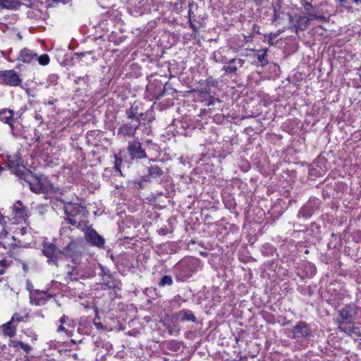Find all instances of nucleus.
Listing matches in <instances>:
<instances>
[{
	"instance_id": "obj_1",
	"label": "nucleus",
	"mask_w": 361,
	"mask_h": 361,
	"mask_svg": "<svg viewBox=\"0 0 361 361\" xmlns=\"http://www.w3.org/2000/svg\"><path fill=\"white\" fill-rule=\"evenodd\" d=\"M200 260L197 257H186L180 259L173 267L177 281H184L198 270Z\"/></svg>"
},
{
	"instance_id": "obj_2",
	"label": "nucleus",
	"mask_w": 361,
	"mask_h": 361,
	"mask_svg": "<svg viewBox=\"0 0 361 361\" xmlns=\"http://www.w3.org/2000/svg\"><path fill=\"white\" fill-rule=\"evenodd\" d=\"M59 200L63 204L64 213L66 215L65 220L73 226L78 227L80 222L87 213L86 207L72 202H65L63 199Z\"/></svg>"
},
{
	"instance_id": "obj_3",
	"label": "nucleus",
	"mask_w": 361,
	"mask_h": 361,
	"mask_svg": "<svg viewBox=\"0 0 361 361\" xmlns=\"http://www.w3.org/2000/svg\"><path fill=\"white\" fill-rule=\"evenodd\" d=\"M82 250L81 244L78 240L72 239L63 250H59V253L71 259L73 264H78L80 262Z\"/></svg>"
},
{
	"instance_id": "obj_4",
	"label": "nucleus",
	"mask_w": 361,
	"mask_h": 361,
	"mask_svg": "<svg viewBox=\"0 0 361 361\" xmlns=\"http://www.w3.org/2000/svg\"><path fill=\"white\" fill-rule=\"evenodd\" d=\"M321 207V201L315 197H311L298 210L297 217L305 220L310 219L316 212L319 211Z\"/></svg>"
},
{
	"instance_id": "obj_5",
	"label": "nucleus",
	"mask_w": 361,
	"mask_h": 361,
	"mask_svg": "<svg viewBox=\"0 0 361 361\" xmlns=\"http://www.w3.org/2000/svg\"><path fill=\"white\" fill-rule=\"evenodd\" d=\"M69 270L67 271L66 279L68 281H79L80 279H85L90 277V272L85 268L84 265L80 262L74 264V265H68Z\"/></svg>"
},
{
	"instance_id": "obj_6",
	"label": "nucleus",
	"mask_w": 361,
	"mask_h": 361,
	"mask_svg": "<svg viewBox=\"0 0 361 361\" xmlns=\"http://www.w3.org/2000/svg\"><path fill=\"white\" fill-rule=\"evenodd\" d=\"M293 335L290 336L292 339H307L312 336V330L310 325L304 322L299 321L291 329Z\"/></svg>"
},
{
	"instance_id": "obj_7",
	"label": "nucleus",
	"mask_w": 361,
	"mask_h": 361,
	"mask_svg": "<svg viewBox=\"0 0 361 361\" xmlns=\"http://www.w3.org/2000/svg\"><path fill=\"white\" fill-rule=\"evenodd\" d=\"M59 250L56 245L52 243L44 242L42 244V252L47 258V262L49 264H54L57 267H59L57 253H59Z\"/></svg>"
},
{
	"instance_id": "obj_8",
	"label": "nucleus",
	"mask_w": 361,
	"mask_h": 361,
	"mask_svg": "<svg viewBox=\"0 0 361 361\" xmlns=\"http://www.w3.org/2000/svg\"><path fill=\"white\" fill-rule=\"evenodd\" d=\"M357 306L355 303L350 302L338 311V317L335 320L353 321L357 314Z\"/></svg>"
},
{
	"instance_id": "obj_9",
	"label": "nucleus",
	"mask_w": 361,
	"mask_h": 361,
	"mask_svg": "<svg viewBox=\"0 0 361 361\" xmlns=\"http://www.w3.org/2000/svg\"><path fill=\"white\" fill-rule=\"evenodd\" d=\"M0 78L2 82L9 86H18L22 80L14 70L0 71Z\"/></svg>"
},
{
	"instance_id": "obj_10",
	"label": "nucleus",
	"mask_w": 361,
	"mask_h": 361,
	"mask_svg": "<svg viewBox=\"0 0 361 361\" xmlns=\"http://www.w3.org/2000/svg\"><path fill=\"white\" fill-rule=\"evenodd\" d=\"M29 184L30 189L36 194L51 192L54 190V186L49 182H42L38 178H36V182L32 183L29 179L26 181Z\"/></svg>"
},
{
	"instance_id": "obj_11",
	"label": "nucleus",
	"mask_w": 361,
	"mask_h": 361,
	"mask_svg": "<svg viewBox=\"0 0 361 361\" xmlns=\"http://www.w3.org/2000/svg\"><path fill=\"white\" fill-rule=\"evenodd\" d=\"M85 239L92 246L99 249H104L105 245L104 238L100 235L94 229H88L85 233Z\"/></svg>"
},
{
	"instance_id": "obj_12",
	"label": "nucleus",
	"mask_w": 361,
	"mask_h": 361,
	"mask_svg": "<svg viewBox=\"0 0 361 361\" xmlns=\"http://www.w3.org/2000/svg\"><path fill=\"white\" fill-rule=\"evenodd\" d=\"M140 125V119H135L123 123L118 128V134L123 137L133 136Z\"/></svg>"
},
{
	"instance_id": "obj_13",
	"label": "nucleus",
	"mask_w": 361,
	"mask_h": 361,
	"mask_svg": "<svg viewBox=\"0 0 361 361\" xmlns=\"http://www.w3.org/2000/svg\"><path fill=\"white\" fill-rule=\"evenodd\" d=\"M340 331L344 332L348 336H356L359 333V329L354 325L353 321L335 320Z\"/></svg>"
},
{
	"instance_id": "obj_14",
	"label": "nucleus",
	"mask_w": 361,
	"mask_h": 361,
	"mask_svg": "<svg viewBox=\"0 0 361 361\" xmlns=\"http://www.w3.org/2000/svg\"><path fill=\"white\" fill-rule=\"evenodd\" d=\"M128 151L133 159H142L147 157L139 140H135L129 142Z\"/></svg>"
},
{
	"instance_id": "obj_15",
	"label": "nucleus",
	"mask_w": 361,
	"mask_h": 361,
	"mask_svg": "<svg viewBox=\"0 0 361 361\" xmlns=\"http://www.w3.org/2000/svg\"><path fill=\"white\" fill-rule=\"evenodd\" d=\"M147 171L148 175L141 177L142 181L151 182L152 180H157L164 175L162 169L156 164L150 165L147 168Z\"/></svg>"
},
{
	"instance_id": "obj_16",
	"label": "nucleus",
	"mask_w": 361,
	"mask_h": 361,
	"mask_svg": "<svg viewBox=\"0 0 361 361\" xmlns=\"http://www.w3.org/2000/svg\"><path fill=\"white\" fill-rule=\"evenodd\" d=\"M173 317L182 322H198L197 318L194 315L192 311L188 309H183L179 312H174L173 314Z\"/></svg>"
},
{
	"instance_id": "obj_17",
	"label": "nucleus",
	"mask_w": 361,
	"mask_h": 361,
	"mask_svg": "<svg viewBox=\"0 0 361 361\" xmlns=\"http://www.w3.org/2000/svg\"><path fill=\"white\" fill-rule=\"evenodd\" d=\"M245 62V61L240 58L232 59L223 67L222 70L226 73L235 74L240 68L243 66Z\"/></svg>"
},
{
	"instance_id": "obj_18",
	"label": "nucleus",
	"mask_w": 361,
	"mask_h": 361,
	"mask_svg": "<svg viewBox=\"0 0 361 361\" xmlns=\"http://www.w3.org/2000/svg\"><path fill=\"white\" fill-rule=\"evenodd\" d=\"M100 269L99 276L102 277V280L104 283L109 287L114 288L116 287V283L114 281V276H112L109 269L105 267L102 264H99Z\"/></svg>"
},
{
	"instance_id": "obj_19",
	"label": "nucleus",
	"mask_w": 361,
	"mask_h": 361,
	"mask_svg": "<svg viewBox=\"0 0 361 361\" xmlns=\"http://www.w3.org/2000/svg\"><path fill=\"white\" fill-rule=\"evenodd\" d=\"M36 59H37V54L35 52L27 48H24L19 52L16 60L25 63H30Z\"/></svg>"
},
{
	"instance_id": "obj_20",
	"label": "nucleus",
	"mask_w": 361,
	"mask_h": 361,
	"mask_svg": "<svg viewBox=\"0 0 361 361\" xmlns=\"http://www.w3.org/2000/svg\"><path fill=\"white\" fill-rule=\"evenodd\" d=\"M52 296L46 291H42L37 290L33 296L30 297L31 302L34 303L37 306L44 305L48 299Z\"/></svg>"
},
{
	"instance_id": "obj_21",
	"label": "nucleus",
	"mask_w": 361,
	"mask_h": 361,
	"mask_svg": "<svg viewBox=\"0 0 361 361\" xmlns=\"http://www.w3.org/2000/svg\"><path fill=\"white\" fill-rule=\"evenodd\" d=\"M301 5L304 9V14L307 15L310 20L322 18L317 14V8L314 7L310 2L302 0Z\"/></svg>"
},
{
	"instance_id": "obj_22",
	"label": "nucleus",
	"mask_w": 361,
	"mask_h": 361,
	"mask_svg": "<svg viewBox=\"0 0 361 361\" xmlns=\"http://www.w3.org/2000/svg\"><path fill=\"white\" fill-rule=\"evenodd\" d=\"M10 169L13 174L20 179H23L25 181H29V173H31V171L27 170L25 172L26 169L23 166H21L20 163L14 167H11Z\"/></svg>"
},
{
	"instance_id": "obj_23",
	"label": "nucleus",
	"mask_w": 361,
	"mask_h": 361,
	"mask_svg": "<svg viewBox=\"0 0 361 361\" xmlns=\"http://www.w3.org/2000/svg\"><path fill=\"white\" fill-rule=\"evenodd\" d=\"M13 212L20 217L25 218L29 216L28 209L23 204L20 200L16 201L12 207Z\"/></svg>"
},
{
	"instance_id": "obj_24",
	"label": "nucleus",
	"mask_w": 361,
	"mask_h": 361,
	"mask_svg": "<svg viewBox=\"0 0 361 361\" xmlns=\"http://www.w3.org/2000/svg\"><path fill=\"white\" fill-rule=\"evenodd\" d=\"M161 323L169 335L176 336L180 334V328L178 324H176L173 322H168L165 321H161Z\"/></svg>"
},
{
	"instance_id": "obj_25",
	"label": "nucleus",
	"mask_w": 361,
	"mask_h": 361,
	"mask_svg": "<svg viewBox=\"0 0 361 361\" xmlns=\"http://www.w3.org/2000/svg\"><path fill=\"white\" fill-rule=\"evenodd\" d=\"M14 111L10 109H2L0 111V121L6 124L13 121Z\"/></svg>"
},
{
	"instance_id": "obj_26",
	"label": "nucleus",
	"mask_w": 361,
	"mask_h": 361,
	"mask_svg": "<svg viewBox=\"0 0 361 361\" xmlns=\"http://www.w3.org/2000/svg\"><path fill=\"white\" fill-rule=\"evenodd\" d=\"M267 51V48L262 49L259 50L258 52L254 55V58L257 59V62L262 66H264L268 63Z\"/></svg>"
},
{
	"instance_id": "obj_27",
	"label": "nucleus",
	"mask_w": 361,
	"mask_h": 361,
	"mask_svg": "<svg viewBox=\"0 0 361 361\" xmlns=\"http://www.w3.org/2000/svg\"><path fill=\"white\" fill-rule=\"evenodd\" d=\"M16 324H15L11 320L8 321L6 324H3V332L5 335L9 337H13L16 331Z\"/></svg>"
},
{
	"instance_id": "obj_28",
	"label": "nucleus",
	"mask_w": 361,
	"mask_h": 361,
	"mask_svg": "<svg viewBox=\"0 0 361 361\" xmlns=\"http://www.w3.org/2000/svg\"><path fill=\"white\" fill-rule=\"evenodd\" d=\"M21 5L20 0H0V7L8 9H17Z\"/></svg>"
},
{
	"instance_id": "obj_29",
	"label": "nucleus",
	"mask_w": 361,
	"mask_h": 361,
	"mask_svg": "<svg viewBox=\"0 0 361 361\" xmlns=\"http://www.w3.org/2000/svg\"><path fill=\"white\" fill-rule=\"evenodd\" d=\"M126 114L128 119L131 121H134L135 119H140L138 114V106L136 105H133L130 109H127L126 110Z\"/></svg>"
},
{
	"instance_id": "obj_30",
	"label": "nucleus",
	"mask_w": 361,
	"mask_h": 361,
	"mask_svg": "<svg viewBox=\"0 0 361 361\" xmlns=\"http://www.w3.org/2000/svg\"><path fill=\"white\" fill-rule=\"evenodd\" d=\"M139 117L140 118V124L142 123V121L143 122V124H145L146 122L150 123L154 119V111L152 110H147L144 114H140Z\"/></svg>"
},
{
	"instance_id": "obj_31",
	"label": "nucleus",
	"mask_w": 361,
	"mask_h": 361,
	"mask_svg": "<svg viewBox=\"0 0 361 361\" xmlns=\"http://www.w3.org/2000/svg\"><path fill=\"white\" fill-rule=\"evenodd\" d=\"M336 2L338 3L341 6H343L345 8H350V3L355 4L357 6H361V0H334Z\"/></svg>"
},
{
	"instance_id": "obj_32",
	"label": "nucleus",
	"mask_w": 361,
	"mask_h": 361,
	"mask_svg": "<svg viewBox=\"0 0 361 361\" xmlns=\"http://www.w3.org/2000/svg\"><path fill=\"white\" fill-rule=\"evenodd\" d=\"M166 348L172 352H178L180 349V343L176 340H171L167 342Z\"/></svg>"
},
{
	"instance_id": "obj_33",
	"label": "nucleus",
	"mask_w": 361,
	"mask_h": 361,
	"mask_svg": "<svg viewBox=\"0 0 361 361\" xmlns=\"http://www.w3.org/2000/svg\"><path fill=\"white\" fill-rule=\"evenodd\" d=\"M28 317V313L26 312L25 314H21L19 312H16L12 316L11 320L15 324H18L20 322H25V319Z\"/></svg>"
},
{
	"instance_id": "obj_34",
	"label": "nucleus",
	"mask_w": 361,
	"mask_h": 361,
	"mask_svg": "<svg viewBox=\"0 0 361 361\" xmlns=\"http://www.w3.org/2000/svg\"><path fill=\"white\" fill-rule=\"evenodd\" d=\"M173 279L170 275H164L163 276L159 282V287H165V286H171L173 285Z\"/></svg>"
},
{
	"instance_id": "obj_35",
	"label": "nucleus",
	"mask_w": 361,
	"mask_h": 361,
	"mask_svg": "<svg viewBox=\"0 0 361 361\" xmlns=\"http://www.w3.org/2000/svg\"><path fill=\"white\" fill-rule=\"evenodd\" d=\"M20 163V159L17 155L7 156V166L11 169Z\"/></svg>"
},
{
	"instance_id": "obj_36",
	"label": "nucleus",
	"mask_w": 361,
	"mask_h": 361,
	"mask_svg": "<svg viewBox=\"0 0 361 361\" xmlns=\"http://www.w3.org/2000/svg\"><path fill=\"white\" fill-rule=\"evenodd\" d=\"M35 61H37L42 66H47L49 64L50 59L48 54H44L39 56H37V59H36Z\"/></svg>"
},
{
	"instance_id": "obj_37",
	"label": "nucleus",
	"mask_w": 361,
	"mask_h": 361,
	"mask_svg": "<svg viewBox=\"0 0 361 361\" xmlns=\"http://www.w3.org/2000/svg\"><path fill=\"white\" fill-rule=\"evenodd\" d=\"M61 325L66 324L68 327H74L73 320L70 319L67 316L63 314L59 319Z\"/></svg>"
},
{
	"instance_id": "obj_38",
	"label": "nucleus",
	"mask_w": 361,
	"mask_h": 361,
	"mask_svg": "<svg viewBox=\"0 0 361 361\" xmlns=\"http://www.w3.org/2000/svg\"><path fill=\"white\" fill-rule=\"evenodd\" d=\"M123 162V159L118 154H115V161H114V169L116 171H118L122 176V172L121 170V164Z\"/></svg>"
},
{
	"instance_id": "obj_39",
	"label": "nucleus",
	"mask_w": 361,
	"mask_h": 361,
	"mask_svg": "<svg viewBox=\"0 0 361 361\" xmlns=\"http://www.w3.org/2000/svg\"><path fill=\"white\" fill-rule=\"evenodd\" d=\"M41 12L39 10H29L27 12V16L29 18H37L40 16Z\"/></svg>"
},
{
	"instance_id": "obj_40",
	"label": "nucleus",
	"mask_w": 361,
	"mask_h": 361,
	"mask_svg": "<svg viewBox=\"0 0 361 361\" xmlns=\"http://www.w3.org/2000/svg\"><path fill=\"white\" fill-rule=\"evenodd\" d=\"M62 331L65 332L68 337H72L73 335V331L72 330L68 329L63 325H60L57 329V332L60 333Z\"/></svg>"
},
{
	"instance_id": "obj_41",
	"label": "nucleus",
	"mask_w": 361,
	"mask_h": 361,
	"mask_svg": "<svg viewBox=\"0 0 361 361\" xmlns=\"http://www.w3.org/2000/svg\"><path fill=\"white\" fill-rule=\"evenodd\" d=\"M17 345L19 348H20L27 353H30L32 350V348L30 345L26 344L22 341H18Z\"/></svg>"
},
{
	"instance_id": "obj_42",
	"label": "nucleus",
	"mask_w": 361,
	"mask_h": 361,
	"mask_svg": "<svg viewBox=\"0 0 361 361\" xmlns=\"http://www.w3.org/2000/svg\"><path fill=\"white\" fill-rule=\"evenodd\" d=\"M197 10V4L194 2V1L190 0L189 1V11L188 14L190 16L192 14H194L195 11Z\"/></svg>"
},
{
	"instance_id": "obj_43",
	"label": "nucleus",
	"mask_w": 361,
	"mask_h": 361,
	"mask_svg": "<svg viewBox=\"0 0 361 361\" xmlns=\"http://www.w3.org/2000/svg\"><path fill=\"white\" fill-rule=\"evenodd\" d=\"M281 33V31L279 30L278 32L275 33H271L269 34L268 37V44L269 45H274V39L279 36V35Z\"/></svg>"
},
{
	"instance_id": "obj_44",
	"label": "nucleus",
	"mask_w": 361,
	"mask_h": 361,
	"mask_svg": "<svg viewBox=\"0 0 361 361\" xmlns=\"http://www.w3.org/2000/svg\"><path fill=\"white\" fill-rule=\"evenodd\" d=\"M216 102L220 103L221 101L219 98H215L214 97L210 95L207 99V106H213Z\"/></svg>"
},
{
	"instance_id": "obj_45",
	"label": "nucleus",
	"mask_w": 361,
	"mask_h": 361,
	"mask_svg": "<svg viewBox=\"0 0 361 361\" xmlns=\"http://www.w3.org/2000/svg\"><path fill=\"white\" fill-rule=\"evenodd\" d=\"M59 76L56 74H51L48 76L47 81L51 85H56Z\"/></svg>"
},
{
	"instance_id": "obj_46",
	"label": "nucleus",
	"mask_w": 361,
	"mask_h": 361,
	"mask_svg": "<svg viewBox=\"0 0 361 361\" xmlns=\"http://www.w3.org/2000/svg\"><path fill=\"white\" fill-rule=\"evenodd\" d=\"M80 81H83L84 83H88L90 81V76L88 75H85L83 77H76L75 82L76 83H79Z\"/></svg>"
},
{
	"instance_id": "obj_47",
	"label": "nucleus",
	"mask_w": 361,
	"mask_h": 361,
	"mask_svg": "<svg viewBox=\"0 0 361 361\" xmlns=\"http://www.w3.org/2000/svg\"><path fill=\"white\" fill-rule=\"evenodd\" d=\"M8 125L11 128V133L13 136L17 137V136L20 135V132H18L16 130V127L14 126L13 122L11 123V124H8Z\"/></svg>"
},
{
	"instance_id": "obj_48",
	"label": "nucleus",
	"mask_w": 361,
	"mask_h": 361,
	"mask_svg": "<svg viewBox=\"0 0 361 361\" xmlns=\"http://www.w3.org/2000/svg\"><path fill=\"white\" fill-rule=\"evenodd\" d=\"M6 260L4 259L0 261V275H3L5 273L4 267L6 266Z\"/></svg>"
},
{
	"instance_id": "obj_49",
	"label": "nucleus",
	"mask_w": 361,
	"mask_h": 361,
	"mask_svg": "<svg viewBox=\"0 0 361 361\" xmlns=\"http://www.w3.org/2000/svg\"><path fill=\"white\" fill-rule=\"evenodd\" d=\"M169 233H171V231L166 226L158 230V233L161 235H165Z\"/></svg>"
},
{
	"instance_id": "obj_50",
	"label": "nucleus",
	"mask_w": 361,
	"mask_h": 361,
	"mask_svg": "<svg viewBox=\"0 0 361 361\" xmlns=\"http://www.w3.org/2000/svg\"><path fill=\"white\" fill-rule=\"evenodd\" d=\"M274 16H273V20L276 21L280 18V13L279 11L276 10V7H274Z\"/></svg>"
},
{
	"instance_id": "obj_51",
	"label": "nucleus",
	"mask_w": 361,
	"mask_h": 361,
	"mask_svg": "<svg viewBox=\"0 0 361 361\" xmlns=\"http://www.w3.org/2000/svg\"><path fill=\"white\" fill-rule=\"evenodd\" d=\"M173 301L175 302L180 303L181 301L185 302L186 300L185 299H183L180 295H176L173 298Z\"/></svg>"
},
{
	"instance_id": "obj_52",
	"label": "nucleus",
	"mask_w": 361,
	"mask_h": 361,
	"mask_svg": "<svg viewBox=\"0 0 361 361\" xmlns=\"http://www.w3.org/2000/svg\"><path fill=\"white\" fill-rule=\"evenodd\" d=\"M8 235V231L5 227L3 228L2 231L0 232V239H2L5 236Z\"/></svg>"
},
{
	"instance_id": "obj_53",
	"label": "nucleus",
	"mask_w": 361,
	"mask_h": 361,
	"mask_svg": "<svg viewBox=\"0 0 361 361\" xmlns=\"http://www.w3.org/2000/svg\"><path fill=\"white\" fill-rule=\"evenodd\" d=\"M25 2L21 3V4L25 5L27 7L32 8L33 6V3L30 0H24Z\"/></svg>"
},
{
	"instance_id": "obj_54",
	"label": "nucleus",
	"mask_w": 361,
	"mask_h": 361,
	"mask_svg": "<svg viewBox=\"0 0 361 361\" xmlns=\"http://www.w3.org/2000/svg\"><path fill=\"white\" fill-rule=\"evenodd\" d=\"M40 361H56L54 357L49 355L42 357Z\"/></svg>"
},
{
	"instance_id": "obj_55",
	"label": "nucleus",
	"mask_w": 361,
	"mask_h": 361,
	"mask_svg": "<svg viewBox=\"0 0 361 361\" xmlns=\"http://www.w3.org/2000/svg\"><path fill=\"white\" fill-rule=\"evenodd\" d=\"M52 4H59L62 3L63 4H66L68 2V0H51ZM54 6L53 4H51Z\"/></svg>"
},
{
	"instance_id": "obj_56",
	"label": "nucleus",
	"mask_w": 361,
	"mask_h": 361,
	"mask_svg": "<svg viewBox=\"0 0 361 361\" xmlns=\"http://www.w3.org/2000/svg\"><path fill=\"white\" fill-rule=\"evenodd\" d=\"M27 227H22V228H20L19 233L21 235H25L27 233Z\"/></svg>"
},
{
	"instance_id": "obj_57",
	"label": "nucleus",
	"mask_w": 361,
	"mask_h": 361,
	"mask_svg": "<svg viewBox=\"0 0 361 361\" xmlns=\"http://www.w3.org/2000/svg\"><path fill=\"white\" fill-rule=\"evenodd\" d=\"M310 267L312 270V274H316V267L312 264H310Z\"/></svg>"
},
{
	"instance_id": "obj_58",
	"label": "nucleus",
	"mask_w": 361,
	"mask_h": 361,
	"mask_svg": "<svg viewBox=\"0 0 361 361\" xmlns=\"http://www.w3.org/2000/svg\"><path fill=\"white\" fill-rule=\"evenodd\" d=\"M94 324L98 329H103V325L101 323H97L94 322Z\"/></svg>"
},
{
	"instance_id": "obj_59",
	"label": "nucleus",
	"mask_w": 361,
	"mask_h": 361,
	"mask_svg": "<svg viewBox=\"0 0 361 361\" xmlns=\"http://www.w3.org/2000/svg\"><path fill=\"white\" fill-rule=\"evenodd\" d=\"M356 336H357L358 339L360 340V343H359V348L361 349V333L360 332Z\"/></svg>"
},
{
	"instance_id": "obj_60",
	"label": "nucleus",
	"mask_w": 361,
	"mask_h": 361,
	"mask_svg": "<svg viewBox=\"0 0 361 361\" xmlns=\"http://www.w3.org/2000/svg\"><path fill=\"white\" fill-rule=\"evenodd\" d=\"M56 102V99L49 101L47 104L49 105H53Z\"/></svg>"
},
{
	"instance_id": "obj_61",
	"label": "nucleus",
	"mask_w": 361,
	"mask_h": 361,
	"mask_svg": "<svg viewBox=\"0 0 361 361\" xmlns=\"http://www.w3.org/2000/svg\"><path fill=\"white\" fill-rule=\"evenodd\" d=\"M72 357H73V359H75V360H78V354H77V353H73V354L72 355Z\"/></svg>"
},
{
	"instance_id": "obj_62",
	"label": "nucleus",
	"mask_w": 361,
	"mask_h": 361,
	"mask_svg": "<svg viewBox=\"0 0 361 361\" xmlns=\"http://www.w3.org/2000/svg\"><path fill=\"white\" fill-rule=\"evenodd\" d=\"M312 227H315L316 228H319V226L316 223H312Z\"/></svg>"
},
{
	"instance_id": "obj_63",
	"label": "nucleus",
	"mask_w": 361,
	"mask_h": 361,
	"mask_svg": "<svg viewBox=\"0 0 361 361\" xmlns=\"http://www.w3.org/2000/svg\"><path fill=\"white\" fill-rule=\"evenodd\" d=\"M17 37L18 38V39H23V36H22L20 32H18L17 34Z\"/></svg>"
},
{
	"instance_id": "obj_64",
	"label": "nucleus",
	"mask_w": 361,
	"mask_h": 361,
	"mask_svg": "<svg viewBox=\"0 0 361 361\" xmlns=\"http://www.w3.org/2000/svg\"><path fill=\"white\" fill-rule=\"evenodd\" d=\"M27 269H28L27 266L26 264H23V270H24L25 271H27Z\"/></svg>"
}]
</instances>
